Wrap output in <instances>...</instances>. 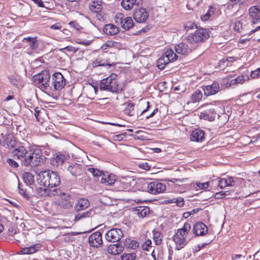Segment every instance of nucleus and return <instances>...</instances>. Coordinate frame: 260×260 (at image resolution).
Here are the masks:
<instances>
[{
    "label": "nucleus",
    "mask_w": 260,
    "mask_h": 260,
    "mask_svg": "<svg viewBox=\"0 0 260 260\" xmlns=\"http://www.w3.org/2000/svg\"><path fill=\"white\" fill-rule=\"evenodd\" d=\"M133 181L131 177H123L119 180L115 181L114 186L117 191H129L131 189Z\"/></svg>",
    "instance_id": "nucleus-11"
},
{
    "label": "nucleus",
    "mask_w": 260,
    "mask_h": 260,
    "mask_svg": "<svg viewBox=\"0 0 260 260\" xmlns=\"http://www.w3.org/2000/svg\"><path fill=\"white\" fill-rule=\"evenodd\" d=\"M251 77L253 78H256L260 77V74H259L256 70H255L251 72Z\"/></svg>",
    "instance_id": "nucleus-62"
},
{
    "label": "nucleus",
    "mask_w": 260,
    "mask_h": 260,
    "mask_svg": "<svg viewBox=\"0 0 260 260\" xmlns=\"http://www.w3.org/2000/svg\"><path fill=\"white\" fill-rule=\"evenodd\" d=\"M103 5L101 0H93L89 4V9L93 13H99L103 10Z\"/></svg>",
    "instance_id": "nucleus-20"
},
{
    "label": "nucleus",
    "mask_w": 260,
    "mask_h": 260,
    "mask_svg": "<svg viewBox=\"0 0 260 260\" xmlns=\"http://www.w3.org/2000/svg\"><path fill=\"white\" fill-rule=\"evenodd\" d=\"M43 109L40 108V107H36L34 109V116L36 118L37 120L38 121H39L40 119V116L39 114L41 113V111H43Z\"/></svg>",
    "instance_id": "nucleus-51"
},
{
    "label": "nucleus",
    "mask_w": 260,
    "mask_h": 260,
    "mask_svg": "<svg viewBox=\"0 0 260 260\" xmlns=\"http://www.w3.org/2000/svg\"><path fill=\"white\" fill-rule=\"evenodd\" d=\"M226 197V193L223 191H220L214 194V198L216 199H220L224 198Z\"/></svg>",
    "instance_id": "nucleus-55"
},
{
    "label": "nucleus",
    "mask_w": 260,
    "mask_h": 260,
    "mask_svg": "<svg viewBox=\"0 0 260 260\" xmlns=\"http://www.w3.org/2000/svg\"><path fill=\"white\" fill-rule=\"evenodd\" d=\"M197 27V25L192 22H188L185 25V28L187 30L196 28Z\"/></svg>",
    "instance_id": "nucleus-49"
},
{
    "label": "nucleus",
    "mask_w": 260,
    "mask_h": 260,
    "mask_svg": "<svg viewBox=\"0 0 260 260\" xmlns=\"http://www.w3.org/2000/svg\"><path fill=\"white\" fill-rule=\"evenodd\" d=\"M215 116L216 113H215L214 109L206 110L204 112L201 113L200 115L202 119L208 120L209 121L214 120Z\"/></svg>",
    "instance_id": "nucleus-27"
},
{
    "label": "nucleus",
    "mask_w": 260,
    "mask_h": 260,
    "mask_svg": "<svg viewBox=\"0 0 260 260\" xmlns=\"http://www.w3.org/2000/svg\"><path fill=\"white\" fill-rule=\"evenodd\" d=\"M168 61L166 59L165 55L161 56L157 61V66L160 70H163L165 66L168 63Z\"/></svg>",
    "instance_id": "nucleus-41"
},
{
    "label": "nucleus",
    "mask_w": 260,
    "mask_h": 260,
    "mask_svg": "<svg viewBox=\"0 0 260 260\" xmlns=\"http://www.w3.org/2000/svg\"><path fill=\"white\" fill-rule=\"evenodd\" d=\"M244 256L241 254H236L235 256H233V260H241L242 258H244Z\"/></svg>",
    "instance_id": "nucleus-63"
},
{
    "label": "nucleus",
    "mask_w": 260,
    "mask_h": 260,
    "mask_svg": "<svg viewBox=\"0 0 260 260\" xmlns=\"http://www.w3.org/2000/svg\"><path fill=\"white\" fill-rule=\"evenodd\" d=\"M203 98L202 92L200 89H197L191 95V100L193 103L199 102Z\"/></svg>",
    "instance_id": "nucleus-37"
},
{
    "label": "nucleus",
    "mask_w": 260,
    "mask_h": 260,
    "mask_svg": "<svg viewBox=\"0 0 260 260\" xmlns=\"http://www.w3.org/2000/svg\"><path fill=\"white\" fill-rule=\"evenodd\" d=\"M173 200H175L173 202L176 203L177 205L179 207H182L184 205V199L182 198L174 199Z\"/></svg>",
    "instance_id": "nucleus-54"
},
{
    "label": "nucleus",
    "mask_w": 260,
    "mask_h": 260,
    "mask_svg": "<svg viewBox=\"0 0 260 260\" xmlns=\"http://www.w3.org/2000/svg\"><path fill=\"white\" fill-rule=\"evenodd\" d=\"M190 229V224L188 222H185L182 228L177 230L172 237L173 241L176 244V250H180L187 244L189 241L187 235Z\"/></svg>",
    "instance_id": "nucleus-2"
},
{
    "label": "nucleus",
    "mask_w": 260,
    "mask_h": 260,
    "mask_svg": "<svg viewBox=\"0 0 260 260\" xmlns=\"http://www.w3.org/2000/svg\"><path fill=\"white\" fill-rule=\"evenodd\" d=\"M142 247L144 250L148 251L149 247H151V241L148 239L146 240L145 243L143 244Z\"/></svg>",
    "instance_id": "nucleus-50"
},
{
    "label": "nucleus",
    "mask_w": 260,
    "mask_h": 260,
    "mask_svg": "<svg viewBox=\"0 0 260 260\" xmlns=\"http://www.w3.org/2000/svg\"><path fill=\"white\" fill-rule=\"evenodd\" d=\"M175 51L181 55H187L191 52L190 48L186 43H181L175 46Z\"/></svg>",
    "instance_id": "nucleus-21"
},
{
    "label": "nucleus",
    "mask_w": 260,
    "mask_h": 260,
    "mask_svg": "<svg viewBox=\"0 0 260 260\" xmlns=\"http://www.w3.org/2000/svg\"><path fill=\"white\" fill-rule=\"evenodd\" d=\"M202 88L205 95L208 96L217 93L219 90V85L218 82L214 81L211 85L203 86Z\"/></svg>",
    "instance_id": "nucleus-15"
},
{
    "label": "nucleus",
    "mask_w": 260,
    "mask_h": 260,
    "mask_svg": "<svg viewBox=\"0 0 260 260\" xmlns=\"http://www.w3.org/2000/svg\"><path fill=\"white\" fill-rule=\"evenodd\" d=\"M30 48L32 50H36L38 48L39 41L37 37H34V39L29 43Z\"/></svg>",
    "instance_id": "nucleus-47"
},
{
    "label": "nucleus",
    "mask_w": 260,
    "mask_h": 260,
    "mask_svg": "<svg viewBox=\"0 0 260 260\" xmlns=\"http://www.w3.org/2000/svg\"><path fill=\"white\" fill-rule=\"evenodd\" d=\"M218 185L220 188L228 186L227 181L225 178H221L218 181Z\"/></svg>",
    "instance_id": "nucleus-52"
},
{
    "label": "nucleus",
    "mask_w": 260,
    "mask_h": 260,
    "mask_svg": "<svg viewBox=\"0 0 260 260\" xmlns=\"http://www.w3.org/2000/svg\"><path fill=\"white\" fill-rule=\"evenodd\" d=\"M136 255L135 253H124L121 256V260H134Z\"/></svg>",
    "instance_id": "nucleus-45"
},
{
    "label": "nucleus",
    "mask_w": 260,
    "mask_h": 260,
    "mask_svg": "<svg viewBox=\"0 0 260 260\" xmlns=\"http://www.w3.org/2000/svg\"><path fill=\"white\" fill-rule=\"evenodd\" d=\"M251 77L253 78H256L260 77V74H259L256 70H255L251 72Z\"/></svg>",
    "instance_id": "nucleus-61"
},
{
    "label": "nucleus",
    "mask_w": 260,
    "mask_h": 260,
    "mask_svg": "<svg viewBox=\"0 0 260 260\" xmlns=\"http://www.w3.org/2000/svg\"><path fill=\"white\" fill-rule=\"evenodd\" d=\"M215 9L212 6H210L208 11L205 14L201 17V19L203 21H207L209 20L211 16L213 15L214 13Z\"/></svg>",
    "instance_id": "nucleus-39"
},
{
    "label": "nucleus",
    "mask_w": 260,
    "mask_h": 260,
    "mask_svg": "<svg viewBox=\"0 0 260 260\" xmlns=\"http://www.w3.org/2000/svg\"><path fill=\"white\" fill-rule=\"evenodd\" d=\"M117 43V42L113 41H108L102 46L101 49L103 50H106L108 48L115 46Z\"/></svg>",
    "instance_id": "nucleus-46"
},
{
    "label": "nucleus",
    "mask_w": 260,
    "mask_h": 260,
    "mask_svg": "<svg viewBox=\"0 0 260 260\" xmlns=\"http://www.w3.org/2000/svg\"><path fill=\"white\" fill-rule=\"evenodd\" d=\"M89 245L93 247H99L103 244L102 235L100 232L92 234L88 238Z\"/></svg>",
    "instance_id": "nucleus-13"
},
{
    "label": "nucleus",
    "mask_w": 260,
    "mask_h": 260,
    "mask_svg": "<svg viewBox=\"0 0 260 260\" xmlns=\"http://www.w3.org/2000/svg\"><path fill=\"white\" fill-rule=\"evenodd\" d=\"M135 211L139 217H144L149 213L150 210L147 206H141L136 207Z\"/></svg>",
    "instance_id": "nucleus-28"
},
{
    "label": "nucleus",
    "mask_w": 260,
    "mask_h": 260,
    "mask_svg": "<svg viewBox=\"0 0 260 260\" xmlns=\"http://www.w3.org/2000/svg\"><path fill=\"white\" fill-rule=\"evenodd\" d=\"M124 112L125 114L128 116H133L134 115V104L129 103L126 105V107L124 110Z\"/></svg>",
    "instance_id": "nucleus-42"
},
{
    "label": "nucleus",
    "mask_w": 260,
    "mask_h": 260,
    "mask_svg": "<svg viewBox=\"0 0 260 260\" xmlns=\"http://www.w3.org/2000/svg\"><path fill=\"white\" fill-rule=\"evenodd\" d=\"M61 194V190L59 188H55L53 189H51L49 188H45V190H44V197L47 196H55Z\"/></svg>",
    "instance_id": "nucleus-33"
},
{
    "label": "nucleus",
    "mask_w": 260,
    "mask_h": 260,
    "mask_svg": "<svg viewBox=\"0 0 260 260\" xmlns=\"http://www.w3.org/2000/svg\"><path fill=\"white\" fill-rule=\"evenodd\" d=\"M254 260H260V252L257 251L253 255Z\"/></svg>",
    "instance_id": "nucleus-64"
},
{
    "label": "nucleus",
    "mask_w": 260,
    "mask_h": 260,
    "mask_svg": "<svg viewBox=\"0 0 260 260\" xmlns=\"http://www.w3.org/2000/svg\"><path fill=\"white\" fill-rule=\"evenodd\" d=\"M124 19V15L121 13H117L115 16V22L122 25Z\"/></svg>",
    "instance_id": "nucleus-48"
},
{
    "label": "nucleus",
    "mask_w": 260,
    "mask_h": 260,
    "mask_svg": "<svg viewBox=\"0 0 260 260\" xmlns=\"http://www.w3.org/2000/svg\"><path fill=\"white\" fill-rule=\"evenodd\" d=\"M46 157L43 154L42 151L37 148H30L29 154L25 160L26 167H34L43 164Z\"/></svg>",
    "instance_id": "nucleus-3"
},
{
    "label": "nucleus",
    "mask_w": 260,
    "mask_h": 260,
    "mask_svg": "<svg viewBox=\"0 0 260 260\" xmlns=\"http://www.w3.org/2000/svg\"><path fill=\"white\" fill-rule=\"evenodd\" d=\"M153 240L155 243L156 245H159L161 243L162 241V236L160 232L153 230Z\"/></svg>",
    "instance_id": "nucleus-40"
},
{
    "label": "nucleus",
    "mask_w": 260,
    "mask_h": 260,
    "mask_svg": "<svg viewBox=\"0 0 260 260\" xmlns=\"http://www.w3.org/2000/svg\"><path fill=\"white\" fill-rule=\"evenodd\" d=\"M134 26V22L132 17H126L124 18L123 23L122 24L121 27L125 29L128 30L129 29L133 27Z\"/></svg>",
    "instance_id": "nucleus-34"
},
{
    "label": "nucleus",
    "mask_w": 260,
    "mask_h": 260,
    "mask_svg": "<svg viewBox=\"0 0 260 260\" xmlns=\"http://www.w3.org/2000/svg\"><path fill=\"white\" fill-rule=\"evenodd\" d=\"M89 205V202L87 199L80 198L77 200L74 208L76 211L79 212L87 208Z\"/></svg>",
    "instance_id": "nucleus-19"
},
{
    "label": "nucleus",
    "mask_w": 260,
    "mask_h": 260,
    "mask_svg": "<svg viewBox=\"0 0 260 260\" xmlns=\"http://www.w3.org/2000/svg\"><path fill=\"white\" fill-rule=\"evenodd\" d=\"M103 31L108 35H115L119 31V28L113 24H106L103 28Z\"/></svg>",
    "instance_id": "nucleus-23"
},
{
    "label": "nucleus",
    "mask_w": 260,
    "mask_h": 260,
    "mask_svg": "<svg viewBox=\"0 0 260 260\" xmlns=\"http://www.w3.org/2000/svg\"><path fill=\"white\" fill-rule=\"evenodd\" d=\"M98 91V87L96 86L91 85L87 89L88 98L91 99H94V96L97 94Z\"/></svg>",
    "instance_id": "nucleus-38"
},
{
    "label": "nucleus",
    "mask_w": 260,
    "mask_h": 260,
    "mask_svg": "<svg viewBox=\"0 0 260 260\" xmlns=\"http://www.w3.org/2000/svg\"><path fill=\"white\" fill-rule=\"evenodd\" d=\"M115 181L114 176L109 175L107 177H103L101 178V183L107 185H112L113 184L115 185Z\"/></svg>",
    "instance_id": "nucleus-35"
},
{
    "label": "nucleus",
    "mask_w": 260,
    "mask_h": 260,
    "mask_svg": "<svg viewBox=\"0 0 260 260\" xmlns=\"http://www.w3.org/2000/svg\"><path fill=\"white\" fill-rule=\"evenodd\" d=\"M34 82L41 90H50V75L47 70L36 75L34 77Z\"/></svg>",
    "instance_id": "nucleus-5"
},
{
    "label": "nucleus",
    "mask_w": 260,
    "mask_h": 260,
    "mask_svg": "<svg viewBox=\"0 0 260 260\" xmlns=\"http://www.w3.org/2000/svg\"><path fill=\"white\" fill-rule=\"evenodd\" d=\"M143 187L147 192L154 194L163 192L166 189L165 184L157 181L145 182Z\"/></svg>",
    "instance_id": "nucleus-7"
},
{
    "label": "nucleus",
    "mask_w": 260,
    "mask_h": 260,
    "mask_svg": "<svg viewBox=\"0 0 260 260\" xmlns=\"http://www.w3.org/2000/svg\"><path fill=\"white\" fill-rule=\"evenodd\" d=\"M208 228L201 222H197L193 225L192 232L196 236H203L208 232Z\"/></svg>",
    "instance_id": "nucleus-16"
},
{
    "label": "nucleus",
    "mask_w": 260,
    "mask_h": 260,
    "mask_svg": "<svg viewBox=\"0 0 260 260\" xmlns=\"http://www.w3.org/2000/svg\"><path fill=\"white\" fill-rule=\"evenodd\" d=\"M124 136L122 134L117 135L113 137V140L116 141H120L123 139Z\"/></svg>",
    "instance_id": "nucleus-60"
},
{
    "label": "nucleus",
    "mask_w": 260,
    "mask_h": 260,
    "mask_svg": "<svg viewBox=\"0 0 260 260\" xmlns=\"http://www.w3.org/2000/svg\"><path fill=\"white\" fill-rule=\"evenodd\" d=\"M123 234L120 229L113 228L108 231L105 235V238L108 242H118L123 237Z\"/></svg>",
    "instance_id": "nucleus-10"
},
{
    "label": "nucleus",
    "mask_w": 260,
    "mask_h": 260,
    "mask_svg": "<svg viewBox=\"0 0 260 260\" xmlns=\"http://www.w3.org/2000/svg\"><path fill=\"white\" fill-rule=\"evenodd\" d=\"M66 158L64 155L62 154H56L51 159V164L54 167H58L62 165Z\"/></svg>",
    "instance_id": "nucleus-25"
},
{
    "label": "nucleus",
    "mask_w": 260,
    "mask_h": 260,
    "mask_svg": "<svg viewBox=\"0 0 260 260\" xmlns=\"http://www.w3.org/2000/svg\"><path fill=\"white\" fill-rule=\"evenodd\" d=\"M87 170L88 172H90L94 177L102 176L103 175L105 176L103 171H100L97 169H95L93 168H88L87 169Z\"/></svg>",
    "instance_id": "nucleus-43"
},
{
    "label": "nucleus",
    "mask_w": 260,
    "mask_h": 260,
    "mask_svg": "<svg viewBox=\"0 0 260 260\" xmlns=\"http://www.w3.org/2000/svg\"><path fill=\"white\" fill-rule=\"evenodd\" d=\"M209 37L207 29L204 28L198 29L194 34L188 36L187 41L191 44H196L205 41Z\"/></svg>",
    "instance_id": "nucleus-8"
},
{
    "label": "nucleus",
    "mask_w": 260,
    "mask_h": 260,
    "mask_svg": "<svg viewBox=\"0 0 260 260\" xmlns=\"http://www.w3.org/2000/svg\"><path fill=\"white\" fill-rule=\"evenodd\" d=\"M37 180L40 184L49 188L57 187L60 184V179L58 173L50 170L39 173Z\"/></svg>",
    "instance_id": "nucleus-1"
},
{
    "label": "nucleus",
    "mask_w": 260,
    "mask_h": 260,
    "mask_svg": "<svg viewBox=\"0 0 260 260\" xmlns=\"http://www.w3.org/2000/svg\"><path fill=\"white\" fill-rule=\"evenodd\" d=\"M205 133L201 129H197L193 131L190 136V139L192 141L202 142L204 139Z\"/></svg>",
    "instance_id": "nucleus-22"
},
{
    "label": "nucleus",
    "mask_w": 260,
    "mask_h": 260,
    "mask_svg": "<svg viewBox=\"0 0 260 260\" xmlns=\"http://www.w3.org/2000/svg\"><path fill=\"white\" fill-rule=\"evenodd\" d=\"M164 55L169 63L174 61L178 58V56L172 49H167Z\"/></svg>",
    "instance_id": "nucleus-31"
},
{
    "label": "nucleus",
    "mask_w": 260,
    "mask_h": 260,
    "mask_svg": "<svg viewBox=\"0 0 260 260\" xmlns=\"http://www.w3.org/2000/svg\"><path fill=\"white\" fill-rule=\"evenodd\" d=\"M139 166L140 168L145 170H149L150 168V166L148 165V163L147 162L141 163L139 165Z\"/></svg>",
    "instance_id": "nucleus-58"
},
{
    "label": "nucleus",
    "mask_w": 260,
    "mask_h": 260,
    "mask_svg": "<svg viewBox=\"0 0 260 260\" xmlns=\"http://www.w3.org/2000/svg\"><path fill=\"white\" fill-rule=\"evenodd\" d=\"M26 149L24 146H21L15 148L12 151L13 157L15 159L20 160L22 165L26 166L25 160L29 154V149Z\"/></svg>",
    "instance_id": "nucleus-9"
},
{
    "label": "nucleus",
    "mask_w": 260,
    "mask_h": 260,
    "mask_svg": "<svg viewBox=\"0 0 260 260\" xmlns=\"http://www.w3.org/2000/svg\"><path fill=\"white\" fill-rule=\"evenodd\" d=\"M244 82V76H239L237 78L233 79L230 80L229 85L232 86L233 85L241 83L242 84Z\"/></svg>",
    "instance_id": "nucleus-44"
},
{
    "label": "nucleus",
    "mask_w": 260,
    "mask_h": 260,
    "mask_svg": "<svg viewBox=\"0 0 260 260\" xmlns=\"http://www.w3.org/2000/svg\"><path fill=\"white\" fill-rule=\"evenodd\" d=\"M7 162L12 167L16 168L18 166V163L13 159L8 158Z\"/></svg>",
    "instance_id": "nucleus-56"
},
{
    "label": "nucleus",
    "mask_w": 260,
    "mask_h": 260,
    "mask_svg": "<svg viewBox=\"0 0 260 260\" xmlns=\"http://www.w3.org/2000/svg\"><path fill=\"white\" fill-rule=\"evenodd\" d=\"M61 199L59 201V204L62 207L66 209H69L73 205V202L71 196L68 193L62 192L61 191V194L59 195Z\"/></svg>",
    "instance_id": "nucleus-17"
},
{
    "label": "nucleus",
    "mask_w": 260,
    "mask_h": 260,
    "mask_svg": "<svg viewBox=\"0 0 260 260\" xmlns=\"http://www.w3.org/2000/svg\"><path fill=\"white\" fill-rule=\"evenodd\" d=\"M67 170L72 175L75 177L86 175V167L77 163L70 165L68 167Z\"/></svg>",
    "instance_id": "nucleus-12"
},
{
    "label": "nucleus",
    "mask_w": 260,
    "mask_h": 260,
    "mask_svg": "<svg viewBox=\"0 0 260 260\" xmlns=\"http://www.w3.org/2000/svg\"><path fill=\"white\" fill-rule=\"evenodd\" d=\"M124 245L127 248L132 249H135L139 247L138 242L130 238H126L125 240Z\"/></svg>",
    "instance_id": "nucleus-36"
},
{
    "label": "nucleus",
    "mask_w": 260,
    "mask_h": 260,
    "mask_svg": "<svg viewBox=\"0 0 260 260\" xmlns=\"http://www.w3.org/2000/svg\"><path fill=\"white\" fill-rule=\"evenodd\" d=\"M66 80L63 75L59 72H55L52 76L50 82V90L54 89L60 91L65 86Z\"/></svg>",
    "instance_id": "nucleus-6"
},
{
    "label": "nucleus",
    "mask_w": 260,
    "mask_h": 260,
    "mask_svg": "<svg viewBox=\"0 0 260 260\" xmlns=\"http://www.w3.org/2000/svg\"><path fill=\"white\" fill-rule=\"evenodd\" d=\"M94 213L93 209H90L85 212L78 213L75 215L74 220L75 221H78L86 218L92 217Z\"/></svg>",
    "instance_id": "nucleus-26"
},
{
    "label": "nucleus",
    "mask_w": 260,
    "mask_h": 260,
    "mask_svg": "<svg viewBox=\"0 0 260 260\" xmlns=\"http://www.w3.org/2000/svg\"><path fill=\"white\" fill-rule=\"evenodd\" d=\"M23 179L27 185H32L35 183L34 175L30 172H25L23 174Z\"/></svg>",
    "instance_id": "nucleus-32"
},
{
    "label": "nucleus",
    "mask_w": 260,
    "mask_h": 260,
    "mask_svg": "<svg viewBox=\"0 0 260 260\" xmlns=\"http://www.w3.org/2000/svg\"><path fill=\"white\" fill-rule=\"evenodd\" d=\"M41 246L40 244H35L31 245L29 247H24L21 250L22 254H29L36 252L40 248Z\"/></svg>",
    "instance_id": "nucleus-29"
},
{
    "label": "nucleus",
    "mask_w": 260,
    "mask_h": 260,
    "mask_svg": "<svg viewBox=\"0 0 260 260\" xmlns=\"http://www.w3.org/2000/svg\"><path fill=\"white\" fill-rule=\"evenodd\" d=\"M133 17L137 22L144 23L147 20L148 17V13L145 9L140 8L135 10Z\"/></svg>",
    "instance_id": "nucleus-14"
},
{
    "label": "nucleus",
    "mask_w": 260,
    "mask_h": 260,
    "mask_svg": "<svg viewBox=\"0 0 260 260\" xmlns=\"http://www.w3.org/2000/svg\"><path fill=\"white\" fill-rule=\"evenodd\" d=\"M249 14L253 19V24H257L260 22V10L257 6L251 7L249 9Z\"/></svg>",
    "instance_id": "nucleus-18"
},
{
    "label": "nucleus",
    "mask_w": 260,
    "mask_h": 260,
    "mask_svg": "<svg viewBox=\"0 0 260 260\" xmlns=\"http://www.w3.org/2000/svg\"><path fill=\"white\" fill-rule=\"evenodd\" d=\"M136 4L137 0H122L121 2V6L126 10L132 9Z\"/></svg>",
    "instance_id": "nucleus-30"
},
{
    "label": "nucleus",
    "mask_w": 260,
    "mask_h": 260,
    "mask_svg": "<svg viewBox=\"0 0 260 260\" xmlns=\"http://www.w3.org/2000/svg\"><path fill=\"white\" fill-rule=\"evenodd\" d=\"M18 189L20 194L23 196L25 198H28L27 194L25 193V191L21 188L20 183H18Z\"/></svg>",
    "instance_id": "nucleus-59"
},
{
    "label": "nucleus",
    "mask_w": 260,
    "mask_h": 260,
    "mask_svg": "<svg viewBox=\"0 0 260 260\" xmlns=\"http://www.w3.org/2000/svg\"><path fill=\"white\" fill-rule=\"evenodd\" d=\"M227 181L228 186H233L235 185V181L232 177H229L226 179Z\"/></svg>",
    "instance_id": "nucleus-57"
},
{
    "label": "nucleus",
    "mask_w": 260,
    "mask_h": 260,
    "mask_svg": "<svg viewBox=\"0 0 260 260\" xmlns=\"http://www.w3.org/2000/svg\"><path fill=\"white\" fill-rule=\"evenodd\" d=\"M211 182H209V181H208V182H204V183H200V182H199V183H197V185L201 189H206L209 186V184Z\"/></svg>",
    "instance_id": "nucleus-53"
},
{
    "label": "nucleus",
    "mask_w": 260,
    "mask_h": 260,
    "mask_svg": "<svg viewBox=\"0 0 260 260\" xmlns=\"http://www.w3.org/2000/svg\"><path fill=\"white\" fill-rule=\"evenodd\" d=\"M116 77V74H112L108 77L102 80L100 83V90H106L112 93H118L119 89Z\"/></svg>",
    "instance_id": "nucleus-4"
},
{
    "label": "nucleus",
    "mask_w": 260,
    "mask_h": 260,
    "mask_svg": "<svg viewBox=\"0 0 260 260\" xmlns=\"http://www.w3.org/2000/svg\"><path fill=\"white\" fill-rule=\"evenodd\" d=\"M123 250V247L119 243L111 244L108 247V252L109 253L117 255L120 253Z\"/></svg>",
    "instance_id": "nucleus-24"
}]
</instances>
